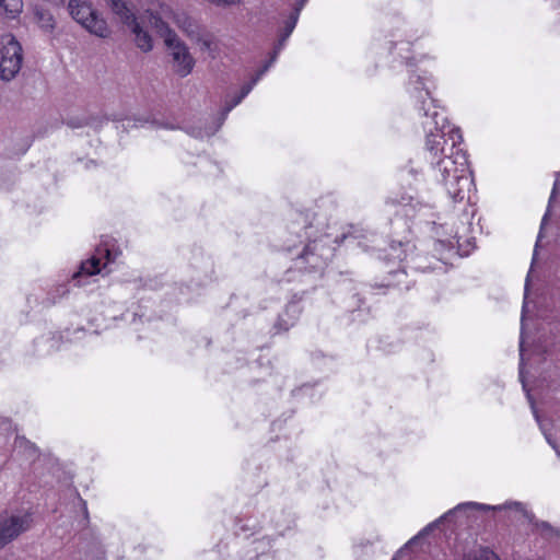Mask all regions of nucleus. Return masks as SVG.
I'll list each match as a JSON object with an SVG mask.
<instances>
[{"instance_id":"nucleus-22","label":"nucleus","mask_w":560,"mask_h":560,"mask_svg":"<svg viewBox=\"0 0 560 560\" xmlns=\"http://www.w3.org/2000/svg\"><path fill=\"white\" fill-rule=\"evenodd\" d=\"M15 448H24L30 451L33 455L36 453V447L34 444H32L30 441L25 440L24 438H16L15 439Z\"/></svg>"},{"instance_id":"nucleus-18","label":"nucleus","mask_w":560,"mask_h":560,"mask_svg":"<svg viewBox=\"0 0 560 560\" xmlns=\"http://www.w3.org/2000/svg\"><path fill=\"white\" fill-rule=\"evenodd\" d=\"M463 560H499L498 557L490 550L478 548L465 553Z\"/></svg>"},{"instance_id":"nucleus-31","label":"nucleus","mask_w":560,"mask_h":560,"mask_svg":"<svg viewBox=\"0 0 560 560\" xmlns=\"http://www.w3.org/2000/svg\"><path fill=\"white\" fill-rule=\"evenodd\" d=\"M301 221H302V223H305V219H304V218H302V217H301Z\"/></svg>"},{"instance_id":"nucleus-7","label":"nucleus","mask_w":560,"mask_h":560,"mask_svg":"<svg viewBox=\"0 0 560 560\" xmlns=\"http://www.w3.org/2000/svg\"><path fill=\"white\" fill-rule=\"evenodd\" d=\"M468 510H479V511L513 510V511L522 514L524 516V518L528 520L529 522H532L534 518L533 513L527 511L525 505L517 501H509V502H505L504 504H499V505H488V504H482V503H477V502H464V503H459L453 510H450L448 512L443 514L434 523L429 524L427 527H424L422 529V532L420 534L430 530L436 523L448 520L453 514L459 513L463 511H468Z\"/></svg>"},{"instance_id":"nucleus-21","label":"nucleus","mask_w":560,"mask_h":560,"mask_svg":"<svg viewBox=\"0 0 560 560\" xmlns=\"http://www.w3.org/2000/svg\"><path fill=\"white\" fill-rule=\"evenodd\" d=\"M525 303L523 305V311H522V318H521V323H522V326L524 325V313H525ZM524 331L522 330L521 331V340H520V357H521V362H520V376L522 377L523 376V363H524Z\"/></svg>"},{"instance_id":"nucleus-19","label":"nucleus","mask_w":560,"mask_h":560,"mask_svg":"<svg viewBox=\"0 0 560 560\" xmlns=\"http://www.w3.org/2000/svg\"><path fill=\"white\" fill-rule=\"evenodd\" d=\"M299 18H300L299 12L291 11L288 19L283 22V26L280 30V34L283 35L284 37L289 38L296 26Z\"/></svg>"},{"instance_id":"nucleus-1","label":"nucleus","mask_w":560,"mask_h":560,"mask_svg":"<svg viewBox=\"0 0 560 560\" xmlns=\"http://www.w3.org/2000/svg\"><path fill=\"white\" fill-rule=\"evenodd\" d=\"M409 72L408 90L424 117L425 159L430 163L432 178L454 202L463 201L474 182L466 152L460 148V130L439 110L431 93V78L419 69Z\"/></svg>"},{"instance_id":"nucleus-29","label":"nucleus","mask_w":560,"mask_h":560,"mask_svg":"<svg viewBox=\"0 0 560 560\" xmlns=\"http://www.w3.org/2000/svg\"><path fill=\"white\" fill-rule=\"evenodd\" d=\"M417 538H418L417 536H416V537H413L412 539H410V540L408 541V544H407V545L412 544Z\"/></svg>"},{"instance_id":"nucleus-27","label":"nucleus","mask_w":560,"mask_h":560,"mask_svg":"<svg viewBox=\"0 0 560 560\" xmlns=\"http://www.w3.org/2000/svg\"><path fill=\"white\" fill-rule=\"evenodd\" d=\"M394 275H395L397 278H400V277H404L406 273H405V271H404V270H400V271H396ZM398 281H400V279H398Z\"/></svg>"},{"instance_id":"nucleus-32","label":"nucleus","mask_w":560,"mask_h":560,"mask_svg":"<svg viewBox=\"0 0 560 560\" xmlns=\"http://www.w3.org/2000/svg\"><path fill=\"white\" fill-rule=\"evenodd\" d=\"M392 560H396L395 558H393Z\"/></svg>"},{"instance_id":"nucleus-23","label":"nucleus","mask_w":560,"mask_h":560,"mask_svg":"<svg viewBox=\"0 0 560 560\" xmlns=\"http://www.w3.org/2000/svg\"><path fill=\"white\" fill-rule=\"evenodd\" d=\"M67 125L71 128H82L86 125H89V120L86 117H82V118H70L68 121H67Z\"/></svg>"},{"instance_id":"nucleus-14","label":"nucleus","mask_w":560,"mask_h":560,"mask_svg":"<svg viewBox=\"0 0 560 560\" xmlns=\"http://www.w3.org/2000/svg\"><path fill=\"white\" fill-rule=\"evenodd\" d=\"M109 5L113 13L125 25L130 24L137 18L135 16L132 10L129 8L126 0H105Z\"/></svg>"},{"instance_id":"nucleus-17","label":"nucleus","mask_w":560,"mask_h":560,"mask_svg":"<svg viewBox=\"0 0 560 560\" xmlns=\"http://www.w3.org/2000/svg\"><path fill=\"white\" fill-rule=\"evenodd\" d=\"M34 15H35V20L37 22V24L46 30V31H50L54 28L55 26V21H54V16L51 15V13L47 10H44L42 8H36L35 11H34Z\"/></svg>"},{"instance_id":"nucleus-15","label":"nucleus","mask_w":560,"mask_h":560,"mask_svg":"<svg viewBox=\"0 0 560 560\" xmlns=\"http://www.w3.org/2000/svg\"><path fill=\"white\" fill-rule=\"evenodd\" d=\"M202 51H207L211 57H215L217 42L212 34L205 30L195 40Z\"/></svg>"},{"instance_id":"nucleus-26","label":"nucleus","mask_w":560,"mask_h":560,"mask_svg":"<svg viewBox=\"0 0 560 560\" xmlns=\"http://www.w3.org/2000/svg\"><path fill=\"white\" fill-rule=\"evenodd\" d=\"M538 526L541 529H550L551 528V526L547 522H541Z\"/></svg>"},{"instance_id":"nucleus-3","label":"nucleus","mask_w":560,"mask_h":560,"mask_svg":"<svg viewBox=\"0 0 560 560\" xmlns=\"http://www.w3.org/2000/svg\"><path fill=\"white\" fill-rule=\"evenodd\" d=\"M304 236L307 243L294 258L293 267L299 271H320L334 256L335 247L330 245L329 235L324 234L313 237V225H303Z\"/></svg>"},{"instance_id":"nucleus-8","label":"nucleus","mask_w":560,"mask_h":560,"mask_svg":"<svg viewBox=\"0 0 560 560\" xmlns=\"http://www.w3.org/2000/svg\"><path fill=\"white\" fill-rule=\"evenodd\" d=\"M148 8H153L159 15L168 16L172 13L173 22L190 39L195 40L206 28L186 12H172L170 7L159 0H148Z\"/></svg>"},{"instance_id":"nucleus-6","label":"nucleus","mask_w":560,"mask_h":560,"mask_svg":"<svg viewBox=\"0 0 560 560\" xmlns=\"http://www.w3.org/2000/svg\"><path fill=\"white\" fill-rule=\"evenodd\" d=\"M0 77L4 81L12 80L22 66V47L12 34L0 37Z\"/></svg>"},{"instance_id":"nucleus-5","label":"nucleus","mask_w":560,"mask_h":560,"mask_svg":"<svg viewBox=\"0 0 560 560\" xmlns=\"http://www.w3.org/2000/svg\"><path fill=\"white\" fill-rule=\"evenodd\" d=\"M33 526V516L28 512H0V550L4 549Z\"/></svg>"},{"instance_id":"nucleus-28","label":"nucleus","mask_w":560,"mask_h":560,"mask_svg":"<svg viewBox=\"0 0 560 560\" xmlns=\"http://www.w3.org/2000/svg\"><path fill=\"white\" fill-rule=\"evenodd\" d=\"M547 220V213L542 218L541 226L544 225L545 221Z\"/></svg>"},{"instance_id":"nucleus-10","label":"nucleus","mask_w":560,"mask_h":560,"mask_svg":"<svg viewBox=\"0 0 560 560\" xmlns=\"http://www.w3.org/2000/svg\"><path fill=\"white\" fill-rule=\"evenodd\" d=\"M278 55H276V48L273 47V51L270 56V59L257 71L256 75L246 84H244L241 89V92L234 96L231 101H226L222 110L221 122L226 118L229 113L237 106L253 90V88L257 84V82L261 79V77L268 71V69L272 66V63L277 60Z\"/></svg>"},{"instance_id":"nucleus-2","label":"nucleus","mask_w":560,"mask_h":560,"mask_svg":"<svg viewBox=\"0 0 560 560\" xmlns=\"http://www.w3.org/2000/svg\"><path fill=\"white\" fill-rule=\"evenodd\" d=\"M145 13L149 15L150 25L163 38L164 44L171 56V65L173 71L180 78H186L192 72L195 67V58L189 51L188 46L179 38L168 24L154 12L153 8H147Z\"/></svg>"},{"instance_id":"nucleus-11","label":"nucleus","mask_w":560,"mask_h":560,"mask_svg":"<svg viewBox=\"0 0 560 560\" xmlns=\"http://www.w3.org/2000/svg\"><path fill=\"white\" fill-rule=\"evenodd\" d=\"M342 238L352 245L362 247L364 250H369L370 248L381 249L380 244L383 242L376 234L359 226H352L351 231L342 235Z\"/></svg>"},{"instance_id":"nucleus-16","label":"nucleus","mask_w":560,"mask_h":560,"mask_svg":"<svg viewBox=\"0 0 560 560\" xmlns=\"http://www.w3.org/2000/svg\"><path fill=\"white\" fill-rule=\"evenodd\" d=\"M23 10V0H0V12L8 19L18 18Z\"/></svg>"},{"instance_id":"nucleus-24","label":"nucleus","mask_w":560,"mask_h":560,"mask_svg":"<svg viewBox=\"0 0 560 560\" xmlns=\"http://www.w3.org/2000/svg\"><path fill=\"white\" fill-rule=\"evenodd\" d=\"M287 40H288V37H284L281 34L279 35V39H278L277 44L275 45L276 55L280 54V51L283 49Z\"/></svg>"},{"instance_id":"nucleus-13","label":"nucleus","mask_w":560,"mask_h":560,"mask_svg":"<svg viewBox=\"0 0 560 560\" xmlns=\"http://www.w3.org/2000/svg\"><path fill=\"white\" fill-rule=\"evenodd\" d=\"M300 315L299 305L291 303L285 307L283 314H281L275 325L277 332L287 331L294 325Z\"/></svg>"},{"instance_id":"nucleus-30","label":"nucleus","mask_w":560,"mask_h":560,"mask_svg":"<svg viewBox=\"0 0 560 560\" xmlns=\"http://www.w3.org/2000/svg\"><path fill=\"white\" fill-rule=\"evenodd\" d=\"M555 191H556V186L552 188V194H555ZM552 196H553V195H551V197H552Z\"/></svg>"},{"instance_id":"nucleus-20","label":"nucleus","mask_w":560,"mask_h":560,"mask_svg":"<svg viewBox=\"0 0 560 560\" xmlns=\"http://www.w3.org/2000/svg\"><path fill=\"white\" fill-rule=\"evenodd\" d=\"M527 398H528V400H529V402H530V407H532V410H533L534 417H535L536 421L538 422V424H539V427H540V429H541V431H542V433H544V435H545V438H546V440H547L548 444H549V445H550V446H551V447L557 452V455L560 457V451L558 450V447H557L556 443L552 441V439H551L550 434H549V433H547V431L545 430V428H544V425H542V423H541V421H540V418H539L538 411H537V409H536V407H535V404H534V401H533V399H532V396H530L529 394H527Z\"/></svg>"},{"instance_id":"nucleus-9","label":"nucleus","mask_w":560,"mask_h":560,"mask_svg":"<svg viewBox=\"0 0 560 560\" xmlns=\"http://www.w3.org/2000/svg\"><path fill=\"white\" fill-rule=\"evenodd\" d=\"M103 258L106 259V261L104 262V266H106V264L112 262L116 259V254L114 255L112 249L108 248L106 245L97 247L95 254L85 261H82L80 270L73 273L71 280L73 284L77 287L84 285L85 282L82 281L83 278H88L90 276L98 273L101 271V262Z\"/></svg>"},{"instance_id":"nucleus-25","label":"nucleus","mask_w":560,"mask_h":560,"mask_svg":"<svg viewBox=\"0 0 560 560\" xmlns=\"http://www.w3.org/2000/svg\"><path fill=\"white\" fill-rule=\"evenodd\" d=\"M306 2H307V0H299L295 3V5H294L292 11L293 12H299V14H300Z\"/></svg>"},{"instance_id":"nucleus-12","label":"nucleus","mask_w":560,"mask_h":560,"mask_svg":"<svg viewBox=\"0 0 560 560\" xmlns=\"http://www.w3.org/2000/svg\"><path fill=\"white\" fill-rule=\"evenodd\" d=\"M127 26L133 34L135 43L138 48H140L144 52L151 51L153 49V40L151 35L141 27L137 19Z\"/></svg>"},{"instance_id":"nucleus-4","label":"nucleus","mask_w":560,"mask_h":560,"mask_svg":"<svg viewBox=\"0 0 560 560\" xmlns=\"http://www.w3.org/2000/svg\"><path fill=\"white\" fill-rule=\"evenodd\" d=\"M70 15L91 34L107 37L109 30L106 21L98 15L89 0H69Z\"/></svg>"}]
</instances>
